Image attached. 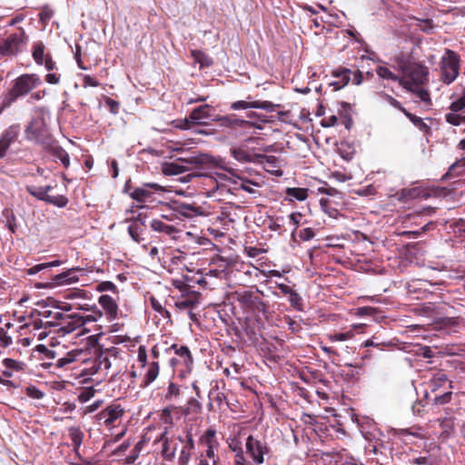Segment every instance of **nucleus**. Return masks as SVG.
<instances>
[{"label": "nucleus", "mask_w": 465, "mask_h": 465, "mask_svg": "<svg viewBox=\"0 0 465 465\" xmlns=\"http://www.w3.org/2000/svg\"><path fill=\"white\" fill-rule=\"evenodd\" d=\"M87 312H91V314L85 316L89 322H97L103 316L102 311L95 304H92Z\"/></svg>", "instance_id": "obj_53"}, {"label": "nucleus", "mask_w": 465, "mask_h": 465, "mask_svg": "<svg viewBox=\"0 0 465 465\" xmlns=\"http://www.w3.org/2000/svg\"><path fill=\"white\" fill-rule=\"evenodd\" d=\"M137 359L141 363L142 367H146L148 365L147 362V351L143 345L139 346L137 351Z\"/></svg>", "instance_id": "obj_63"}, {"label": "nucleus", "mask_w": 465, "mask_h": 465, "mask_svg": "<svg viewBox=\"0 0 465 465\" xmlns=\"http://www.w3.org/2000/svg\"><path fill=\"white\" fill-rule=\"evenodd\" d=\"M236 300L245 309H260L264 307L263 302L250 291L236 292Z\"/></svg>", "instance_id": "obj_18"}, {"label": "nucleus", "mask_w": 465, "mask_h": 465, "mask_svg": "<svg viewBox=\"0 0 465 465\" xmlns=\"http://www.w3.org/2000/svg\"><path fill=\"white\" fill-rule=\"evenodd\" d=\"M160 420L169 427L173 426V404L164 407L160 412Z\"/></svg>", "instance_id": "obj_37"}, {"label": "nucleus", "mask_w": 465, "mask_h": 465, "mask_svg": "<svg viewBox=\"0 0 465 465\" xmlns=\"http://www.w3.org/2000/svg\"><path fill=\"white\" fill-rule=\"evenodd\" d=\"M3 365L5 367V369L10 370L13 371H24L26 364L24 361H16L11 358H5L3 360Z\"/></svg>", "instance_id": "obj_36"}, {"label": "nucleus", "mask_w": 465, "mask_h": 465, "mask_svg": "<svg viewBox=\"0 0 465 465\" xmlns=\"http://www.w3.org/2000/svg\"><path fill=\"white\" fill-rule=\"evenodd\" d=\"M26 191L36 199L46 203L49 194L45 193L43 187L27 185Z\"/></svg>", "instance_id": "obj_50"}, {"label": "nucleus", "mask_w": 465, "mask_h": 465, "mask_svg": "<svg viewBox=\"0 0 465 465\" xmlns=\"http://www.w3.org/2000/svg\"><path fill=\"white\" fill-rule=\"evenodd\" d=\"M41 84V78L36 74H23L16 77L0 103V115L19 98L27 95Z\"/></svg>", "instance_id": "obj_2"}, {"label": "nucleus", "mask_w": 465, "mask_h": 465, "mask_svg": "<svg viewBox=\"0 0 465 465\" xmlns=\"http://www.w3.org/2000/svg\"><path fill=\"white\" fill-rule=\"evenodd\" d=\"M171 351L174 352V354L178 357L182 365L184 368V371L187 372H191L193 366V357L188 346L186 345H179L177 343H173L170 346L164 349L166 353H169Z\"/></svg>", "instance_id": "obj_13"}, {"label": "nucleus", "mask_w": 465, "mask_h": 465, "mask_svg": "<svg viewBox=\"0 0 465 465\" xmlns=\"http://www.w3.org/2000/svg\"><path fill=\"white\" fill-rule=\"evenodd\" d=\"M153 191L160 192L163 191V188L162 185L155 183H146L142 187L134 188L129 193V195L134 201L143 203L152 197Z\"/></svg>", "instance_id": "obj_15"}, {"label": "nucleus", "mask_w": 465, "mask_h": 465, "mask_svg": "<svg viewBox=\"0 0 465 465\" xmlns=\"http://www.w3.org/2000/svg\"><path fill=\"white\" fill-rule=\"evenodd\" d=\"M209 401H213L218 409H222L226 402V396L219 390L218 385L211 389L208 394Z\"/></svg>", "instance_id": "obj_30"}, {"label": "nucleus", "mask_w": 465, "mask_h": 465, "mask_svg": "<svg viewBox=\"0 0 465 465\" xmlns=\"http://www.w3.org/2000/svg\"><path fill=\"white\" fill-rule=\"evenodd\" d=\"M150 303H151L152 308L155 312L160 313L162 317L171 318V313L160 303V302L156 298L151 297Z\"/></svg>", "instance_id": "obj_51"}, {"label": "nucleus", "mask_w": 465, "mask_h": 465, "mask_svg": "<svg viewBox=\"0 0 465 465\" xmlns=\"http://www.w3.org/2000/svg\"><path fill=\"white\" fill-rule=\"evenodd\" d=\"M200 292L191 290L183 293L176 301L175 306L179 309H192L199 303Z\"/></svg>", "instance_id": "obj_21"}, {"label": "nucleus", "mask_w": 465, "mask_h": 465, "mask_svg": "<svg viewBox=\"0 0 465 465\" xmlns=\"http://www.w3.org/2000/svg\"><path fill=\"white\" fill-rule=\"evenodd\" d=\"M231 154L235 160L242 163H263V161L265 160L267 163L271 164L272 166H274V163L277 161V158L275 156L256 153L252 154L242 147L232 148Z\"/></svg>", "instance_id": "obj_11"}, {"label": "nucleus", "mask_w": 465, "mask_h": 465, "mask_svg": "<svg viewBox=\"0 0 465 465\" xmlns=\"http://www.w3.org/2000/svg\"><path fill=\"white\" fill-rule=\"evenodd\" d=\"M205 163L217 164V161L207 154L193 156L188 158H177L175 162L163 163L162 172L164 175H178L190 170L192 167L200 166Z\"/></svg>", "instance_id": "obj_3"}, {"label": "nucleus", "mask_w": 465, "mask_h": 465, "mask_svg": "<svg viewBox=\"0 0 465 465\" xmlns=\"http://www.w3.org/2000/svg\"><path fill=\"white\" fill-rule=\"evenodd\" d=\"M83 269L80 267H74L68 269L62 273L56 274L53 277L54 285L71 284L79 281L78 276L75 274L76 272H81Z\"/></svg>", "instance_id": "obj_20"}, {"label": "nucleus", "mask_w": 465, "mask_h": 465, "mask_svg": "<svg viewBox=\"0 0 465 465\" xmlns=\"http://www.w3.org/2000/svg\"><path fill=\"white\" fill-rule=\"evenodd\" d=\"M66 298L67 299H76V298H79V299L87 300V299H89V296H88V292L85 291V290H83V289H74V290H71L66 294Z\"/></svg>", "instance_id": "obj_58"}, {"label": "nucleus", "mask_w": 465, "mask_h": 465, "mask_svg": "<svg viewBox=\"0 0 465 465\" xmlns=\"http://www.w3.org/2000/svg\"><path fill=\"white\" fill-rule=\"evenodd\" d=\"M68 202H69L68 198L64 195H56V196L48 195V198L46 201L47 203L53 204L54 206L60 207V208L65 207L67 205Z\"/></svg>", "instance_id": "obj_52"}, {"label": "nucleus", "mask_w": 465, "mask_h": 465, "mask_svg": "<svg viewBox=\"0 0 465 465\" xmlns=\"http://www.w3.org/2000/svg\"><path fill=\"white\" fill-rule=\"evenodd\" d=\"M376 74L382 79L391 80V81L398 82V83H399V80L401 79V77L396 75L388 67L381 66V65L377 67Z\"/></svg>", "instance_id": "obj_43"}, {"label": "nucleus", "mask_w": 465, "mask_h": 465, "mask_svg": "<svg viewBox=\"0 0 465 465\" xmlns=\"http://www.w3.org/2000/svg\"><path fill=\"white\" fill-rule=\"evenodd\" d=\"M448 382V377L445 373L438 372L433 376L430 381V386L432 391H436L440 387Z\"/></svg>", "instance_id": "obj_41"}, {"label": "nucleus", "mask_w": 465, "mask_h": 465, "mask_svg": "<svg viewBox=\"0 0 465 465\" xmlns=\"http://www.w3.org/2000/svg\"><path fill=\"white\" fill-rule=\"evenodd\" d=\"M68 434L74 447V450L78 453V450L83 442L84 434L79 427H70Z\"/></svg>", "instance_id": "obj_28"}, {"label": "nucleus", "mask_w": 465, "mask_h": 465, "mask_svg": "<svg viewBox=\"0 0 465 465\" xmlns=\"http://www.w3.org/2000/svg\"><path fill=\"white\" fill-rule=\"evenodd\" d=\"M280 104H274L270 101H236L231 104L230 109L232 110H246L249 108L262 109L267 112H273L275 107Z\"/></svg>", "instance_id": "obj_16"}, {"label": "nucleus", "mask_w": 465, "mask_h": 465, "mask_svg": "<svg viewBox=\"0 0 465 465\" xmlns=\"http://www.w3.org/2000/svg\"><path fill=\"white\" fill-rule=\"evenodd\" d=\"M20 133V124H14L3 131L0 135V159L6 155L10 145L15 143Z\"/></svg>", "instance_id": "obj_14"}, {"label": "nucleus", "mask_w": 465, "mask_h": 465, "mask_svg": "<svg viewBox=\"0 0 465 465\" xmlns=\"http://www.w3.org/2000/svg\"><path fill=\"white\" fill-rule=\"evenodd\" d=\"M25 134L27 140L35 141L45 149L53 148V144L55 143L42 119L35 118L31 120L25 130Z\"/></svg>", "instance_id": "obj_4"}, {"label": "nucleus", "mask_w": 465, "mask_h": 465, "mask_svg": "<svg viewBox=\"0 0 465 465\" xmlns=\"http://www.w3.org/2000/svg\"><path fill=\"white\" fill-rule=\"evenodd\" d=\"M53 15V10L48 5H44L39 13V20L45 23L52 18Z\"/></svg>", "instance_id": "obj_60"}, {"label": "nucleus", "mask_w": 465, "mask_h": 465, "mask_svg": "<svg viewBox=\"0 0 465 465\" xmlns=\"http://www.w3.org/2000/svg\"><path fill=\"white\" fill-rule=\"evenodd\" d=\"M192 454L193 452L182 449L178 457V465H187Z\"/></svg>", "instance_id": "obj_64"}, {"label": "nucleus", "mask_w": 465, "mask_h": 465, "mask_svg": "<svg viewBox=\"0 0 465 465\" xmlns=\"http://www.w3.org/2000/svg\"><path fill=\"white\" fill-rule=\"evenodd\" d=\"M171 440H168V442H165L162 446L161 455L162 457L168 461H173L176 455V445L173 447H171L170 445Z\"/></svg>", "instance_id": "obj_38"}, {"label": "nucleus", "mask_w": 465, "mask_h": 465, "mask_svg": "<svg viewBox=\"0 0 465 465\" xmlns=\"http://www.w3.org/2000/svg\"><path fill=\"white\" fill-rule=\"evenodd\" d=\"M289 302L295 310L299 312L303 311L302 299L295 290L289 295Z\"/></svg>", "instance_id": "obj_49"}, {"label": "nucleus", "mask_w": 465, "mask_h": 465, "mask_svg": "<svg viewBox=\"0 0 465 465\" xmlns=\"http://www.w3.org/2000/svg\"><path fill=\"white\" fill-rule=\"evenodd\" d=\"M147 370L143 376V386L147 387L153 383L158 377L160 372V366L157 361H153L146 366Z\"/></svg>", "instance_id": "obj_26"}, {"label": "nucleus", "mask_w": 465, "mask_h": 465, "mask_svg": "<svg viewBox=\"0 0 465 465\" xmlns=\"http://www.w3.org/2000/svg\"><path fill=\"white\" fill-rule=\"evenodd\" d=\"M94 396V390L93 388L89 387V388H84L80 391L77 399L81 403H85L88 401H90Z\"/></svg>", "instance_id": "obj_57"}, {"label": "nucleus", "mask_w": 465, "mask_h": 465, "mask_svg": "<svg viewBox=\"0 0 465 465\" xmlns=\"http://www.w3.org/2000/svg\"><path fill=\"white\" fill-rule=\"evenodd\" d=\"M151 228L155 232H163L173 238H175V234L180 232V230L174 225L168 224L158 219H154L151 222Z\"/></svg>", "instance_id": "obj_24"}, {"label": "nucleus", "mask_w": 465, "mask_h": 465, "mask_svg": "<svg viewBox=\"0 0 465 465\" xmlns=\"http://www.w3.org/2000/svg\"><path fill=\"white\" fill-rule=\"evenodd\" d=\"M428 82V67L413 63L403 66L399 84L407 91L414 93L422 102L431 104L430 94L423 87Z\"/></svg>", "instance_id": "obj_1"}, {"label": "nucleus", "mask_w": 465, "mask_h": 465, "mask_svg": "<svg viewBox=\"0 0 465 465\" xmlns=\"http://www.w3.org/2000/svg\"><path fill=\"white\" fill-rule=\"evenodd\" d=\"M450 111L460 113L465 112V87L462 94L456 101L452 102L449 106Z\"/></svg>", "instance_id": "obj_48"}, {"label": "nucleus", "mask_w": 465, "mask_h": 465, "mask_svg": "<svg viewBox=\"0 0 465 465\" xmlns=\"http://www.w3.org/2000/svg\"><path fill=\"white\" fill-rule=\"evenodd\" d=\"M214 120L219 123L220 126L229 128L234 131L241 129H251L253 127L261 128L260 126L255 125V124L251 121L238 117V115H236L235 114L219 116Z\"/></svg>", "instance_id": "obj_12"}, {"label": "nucleus", "mask_w": 465, "mask_h": 465, "mask_svg": "<svg viewBox=\"0 0 465 465\" xmlns=\"http://www.w3.org/2000/svg\"><path fill=\"white\" fill-rule=\"evenodd\" d=\"M246 453L257 464L264 462V455L270 450L264 440L258 439L253 435H249L245 442Z\"/></svg>", "instance_id": "obj_8"}, {"label": "nucleus", "mask_w": 465, "mask_h": 465, "mask_svg": "<svg viewBox=\"0 0 465 465\" xmlns=\"http://www.w3.org/2000/svg\"><path fill=\"white\" fill-rule=\"evenodd\" d=\"M173 211L177 214L189 219L206 214L205 210L202 206L183 203H174Z\"/></svg>", "instance_id": "obj_17"}, {"label": "nucleus", "mask_w": 465, "mask_h": 465, "mask_svg": "<svg viewBox=\"0 0 465 465\" xmlns=\"http://www.w3.org/2000/svg\"><path fill=\"white\" fill-rule=\"evenodd\" d=\"M308 189L301 187H289L286 189V195L298 201H304L308 198Z\"/></svg>", "instance_id": "obj_34"}, {"label": "nucleus", "mask_w": 465, "mask_h": 465, "mask_svg": "<svg viewBox=\"0 0 465 465\" xmlns=\"http://www.w3.org/2000/svg\"><path fill=\"white\" fill-rule=\"evenodd\" d=\"M177 439L180 442L184 443L182 448L183 450L193 452L194 450V440L191 430H186L185 439H183L182 436H178Z\"/></svg>", "instance_id": "obj_45"}, {"label": "nucleus", "mask_w": 465, "mask_h": 465, "mask_svg": "<svg viewBox=\"0 0 465 465\" xmlns=\"http://www.w3.org/2000/svg\"><path fill=\"white\" fill-rule=\"evenodd\" d=\"M25 38V33L21 28L20 34H11L0 42V56H13L20 52V45Z\"/></svg>", "instance_id": "obj_9"}, {"label": "nucleus", "mask_w": 465, "mask_h": 465, "mask_svg": "<svg viewBox=\"0 0 465 465\" xmlns=\"http://www.w3.org/2000/svg\"><path fill=\"white\" fill-rule=\"evenodd\" d=\"M124 409L118 403H113L105 407L95 415L98 425L112 429L116 426L124 414Z\"/></svg>", "instance_id": "obj_6"}, {"label": "nucleus", "mask_w": 465, "mask_h": 465, "mask_svg": "<svg viewBox=\"0 0 465 465\" xmlns=\"http://www.w3.org/2000/svg\"><path fill=\"white\" fill-rule=\"evenodd\" d=\"M96 291H98L100 292H108V291L113 292L114 293L118 292L116 285L114 282H109V281H104V282H101L100 283H98L96 286Z\"/></svg>", "instance_id": "obj_56"}, {"label": "nucleus", "mask_w": 465, "mask_h": 465, "mask_svg": "<svg viewBox=\"0 0 465 465\" xmlns=\"http://www.w3.org/2000/svg\"><path fill=\"white\" fill-rule=\"evenodd\" d=\"M128 232H129V235L131 236V238L136 242H141L143 241V238H142V232H143V229H142V226L138 223H132L129 227H128Z\"/></svg>", "instance_id": "obj_47"}, {"label": "nucleus", "mask_w": 465, "mask_h": 465, "mask_svg": "<svg viewBox=\"0 0 465 465\" xmlns=\"http://www.w3.org/2000/svg\"><path fill=\"white\" fill-rule=\"evenodd\" d=\"M460 68V55L453 50L445 49L440 60L441 81L446 84H451L458 77Z\"/></svg>", "instance_id": "obj_5"}, {"label": "nucleus", "mask_w": 465, "mask_h": 465, "mask_svg": "<svg viewBox=\"0 0 465 465\" xmlns=\"http://www.w3.org/2000/svg\"><path fill=\"white\" fill-rule=\"evenodd\" d=\"M74 361H75V353L70 351L64 357L58 359L54 363H48V366L54 365L56 368H64Z\"/></svg>", "instance_id": "obj_46"}, {"label": "nucleus", "mask_w": 465, "mask_h": 465, "mask_svg": "<svg viewBox=\"0 0 465 465\" xmlns=\"http://www.w3.org/2000/svg\"><path fill=\"white\" fill-rule=\"evenodd\" d=\"M25 393L28 397L32 399H42L44 397V392L37 389L35 386H28L25 389Z\"/></svg>", "instance_id": "obj_62"}, {"label": "nucleus", "mask_w": 465, "mask_h": 465, "mask_svg": "<svg viewBox=\"0 0 465 465\" xmlns=\"http://www.w3.org/2000/svg\"><path fill=\"white\" fill-rule=\"evenodd\" d=\"M99 304L104 311L107 320L114 321L118 316V305L114 298L110 295L103 294L98 299Z\"/></svg>", "instance_id": "obj_19"}, {"label": "nucleus", "mask_w": 465, "mask_h": 465, "mask_svg": "<svg viewBox=\"0 0 465 465\" xmlns=\"http://www.w3.org/2000/svg\"><path fill=\"white\" fill-rule=\"evenodd\" d=\"M182 407L184 417L189 418L191 420H196L203 411L202 403L194 398L189 399L186 404Z\"/></svg>", "instance_id": "obj_23"}, {"label": "nucleus", "mask_w": 465, "mask_h": 465, "mask_svg": "<svg viewBox=\"0 0 465 465\" xmlns=\"http://www.w3.org/2000/svg\"><path fill=\"white\" fill-rule=\"evenodd\" d=\"M48 150H51L53 153L57 157L63 165L65 168H68L70 165V157L68 153L61 147L58 146L55 143L53 144V148H49Z\"/></svg>", "instance_id": "obj_35"}, {"label": "nucleus", "mask_w": 465, "mask_h": 465, "mask_svg": "<svg viewBox=\"0 0 465 465\" xmlns=\"http://www.w3.org/2000/svg\"><path fill=\"white\" fill-rule=\"evenodd\" d=\"M45 46L43 42L39 41L34 44L32 56L38 65H42L45 59L46 54H45Z\"/></svg>", "instance_id": "obj_33"}, {"label": "nucleus", "mask_w": 465, "mask_h": 465, "mask_svg": "<svg viewBox=\"0 0 465 465\" xmlns=\"http://www.w3.org/2000/svg\"><path fill=\"white\" fill-rule=\"evenodd\" d=\"M364 326V324H352L350 330L344 332L328 334L327 338L329 339L330 341L332 342L348 341L354 337V332L356 330H362Z\"/></svg>", "instance_id": "obj_25"}, {"label": "nucleus", "mask_w": 465, "mask_h": 465, "mask_svg": "<svg viewBox=\"0 0 465 465\" xmlns=\"http://www.w3.org/2000/svg\"><path fill=\"white\" fill-rule=\"evenodd\" d=\"M67 317L69 318V322H73V324L77 329L82 327L83 325H84L87 322V320H86L85 316H83V315H80V314H77V313L67 315Z\"/></svg>", "instance_id": "obj_59"}, {"label": "nucleus", "mask_w": 465, "mask_h": 465, "mask_svg": "<svg viewBox=\"0 0 465 465\" xmlns=\"http://www.w3.org/2000/svg\"><path fill=\"white\" fill-rule=\"evenodd\" d=\"M191 56L195 63H198L201 67H209L213 64V60L204 52L201 50H192Z\"/></svg>", "instance_id": "obj_32"}, {"label": "nucleus", "mask_w": 465, "mask_h": 465, "mask_svg": "<svg viewBox=\"0 0 465 465\" xmlns=\"http://www.w3.org/2000/svg\"><path fill=\"white\" fill-rule=\"evenodd\" d=\"M181 395H182L181 386L173 381H170L166 388V391L163 395V400L165 401H174L179 400Z\"/></svg>", "instance_id": "obj_29"}, {"label": "nucleus", "mask_w": 465, "mask_h": 465, "mask_svg": "<svg viewBox=\"0 0 465 465\" xmlns=\"http://www.w3.org/2000/svg\"><path fill=\"white\" fill-rule=\"evenodd\" d=\"M351 70L342 66H340L331 72V75L333 77H335L337 80H342L343 82L347 81V84L351 80Z\"/></svg>", "instance_id": "obj_44"}, {"label": "nucleus", "mask_w": 465, "mask_h": 465, "mask_svg": "<svg viewBox=\"0 0 465 465\" xmlns=\"http://www.w3.org/2000/svg\"><path fill=\"white\" fill-rule=\"evenodd\" d=\"M226 170L230 174H232L240 181L239 188L242 189L243 191L249 193H255V191L251 187V185L253 184V183L251 180L243 178L240 173H238L237 170L235 169L230 168Z\"/></svg>", "instance_id": "obj_31"}, {"label": "nucleus", "mask_w": 465, "mask_h": 465, "mask_svg": "<svg viewBox=\"0 0 465 465\" xmlns=\"http://www.w3.org/2000/svg\"><path fill=\"white\" fill-rule=\"evenodd\" d=\"M117 349L113 347L112 349L106 351H101L96 359V363L98 365L99 370H108L111 367L110 357H114L116 359L117 357Z\"/></svg>", "instance_id": "obj_27"}, {"label": "nucleus", "mask_w": 465, "mask_h": 465, "mask_svg": "<svg viewBox=\"0 0 465 465\" xmlns=\"http://www.w3.org/2000/svg\"><path fill=\"white\" fill-rule=\"evenodd\" d=\"M445 120L453 126H459L462 124H465V115L451 111L445 114Z\"/></svg>", "instance_id": "obj_40"}, {"label": "nucleus", "mask_w": 465, "mask_h": 465, "mask_svg": "<svg viewBox=\"0 0 465 465\" xmlns=\"http://www.w3.org/2000/svg\"><path fill=\"white\" fill-rule=\"evenodd\" d=\"M199 443L206 448V457L212 460L213 465H216L219 460V457L215 454V450L219 447V441L216 438V430L213 428H209L200 437Z\"/></svg>", "instance_id": "obj_10"}, {"label": "nucleus", "mask_w": 465, "mask_h": 465, "mask_svg": "<svg viewBox=\"0 0 465 465\" xmlns=\"http://www.w3.org/2000/svg\"><path fill=\"white\" fill-rule=\"evenodd\" d=\"M405 116L415 125L417 126L420 131H423L424 133H427L430 130V126L426 124L423 120L410 113L409 111H406L404 113Z\"/></svg>", "instance_id": "obj_39"}, {"label": "nucleus", "mask_w": 465, "mask_h": 465, "mask_svg": "<svg viewBox=\"0 0 465 465\" xmlns=\"http://www.w3.org/2000/svg\"><path fill=\"white\" fill-rule=\"evenodd\" d=\"M381 98L387 102L389 104H391V106H393L394 108H397L398 110H400L401 112H402L403 114L407 111L402 105L401 104L396 100L394 97H392L391 95L388 94H385V93H382L381 94Z\"/></svg>", "instance_id": "obj_55"}, {"label": "nucleus", "mask_w": 465, "mask_h": 465, "mask_svg": "<svg viewBox=\"0 0 465 465\" xmlns=\"http://www.w3.org/2000/svg\"><path fill=\"white\" fill-rule=\"evenodd\" d=\"M450 193L446 187H422L416 186L412 188L404 189L401 193L404 199H428L430 197H441Z\"/></svg>", "instance_id": "obj_7"}, {"label": "nucleus", "mask_w": 465, "mask_h": 465, "mask_svg": "<svg viewBox=\"0 0 465 465\" xmlns=\"http://www.w3.org/2000/svg\"><path fill=\"white\" fill-rule=\"evenodd\" d=\"M298 236L302 241H310L315 236V232L312 228L307 227L300 230Z\"/></svg>", "instance_id": "obj_61"}, {"label": "nucleus", "mask_w": 465, "mask_h": 465, "mask_svg": "<svg viewBox=\"0 0 465 465\" xmlns=\"http://www.w3.org/2000/svg\"><path fill=\"white\" fill-rule=\"evenodd\" d=\"M142 448H143V441H142V440H140L139 442H137V443L135 444V446H134V449L132 450V451H131L130 455H128V456L126 457L125 462H126L127 464H132V463H134V462L137 460V458L139 457V455H140V451H141Z\"/></svg>", "instance_id": "obj_54"}, {"label": "nucleus", "mask_w": 465, "mask_h": 465, "mask_svg": "<svg viewBox=\"0 0 465 465\" xmlns=\"http://www.w3.org/2000/svg\"><path fill=\"white\" fill-rule=\"evenodd\" d=\"M54 318L56 320H60V319L64 320L63 325L61 326V331H63L64 333H71L77 329L73 324V322H69V318L67 317V315L64 316L61 312H55Z\"/></svg>", "instance_id": "obj_42"}, {"label": "nucleus", "mask_w": 465, "mask_h": 465, "mask_svg": "<svg viewBox=\"0 0 465 465\" xmlns=\"http://www.w3.org/2000/svg\"><path fill=\"white\" fill-rule=\"evenodd\" d=\"M212 107L209 104L200 105L194 108L189 114L190 119L194 125H202L211 118L210 111Z\"/></svg>", "instance_id": "obj_22"}]
</instances>
